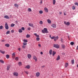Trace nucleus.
Masks as SVG:
<instances>
[{
  "instance_id": "39448f33",
  "label": "nucleus",
  "mask_w": 78,
  "mask_h": 78,
  "mask_svg": "<svg viewBox=\"0 0 78 78\" xmlns=\"http://www.w3.org/2000/svg\"><path fill=\"white\" fill-rule=\"evenodd\" d=\"M51 27L54 28H55L56 27V24H52L51 25Z\"/></svg>"
},
{
  "instance_id": "69168bd1",
  "label": "nucleus",
  "mask_w": 78,
  "mask_h": 78,
  "mask_svg": "<svg viewBox=\"0 0 78 78\" xmlns=\"http://www.w3.org/2000/svg\"><path fill=\"white\" fill-rule=\"evenodd\" d=\"M18 59H15V60H16V61H18Z\"/></svg>"
},
{
  "instance_id": "5701e85b",
  "label": "nucleus",
  "mask_w": 78,
  "mask_h": 78,
  "mask_svg": "<svg viewBox=\"0 0 78 78\" xmlns=\"http://www.w3.org/2000/svg\"><path fill=\"white\" fill-rule=\"evenodd\" d=\"M28 11L29 12H31V11H32L31 9V8H28Z\"/></svg>"
},
{
  "instance_id": "2f4dec72",
  "label": "nucleus",
  "mask_w": 78,
  "mask_h": 78,
  "mask_svg": "<svg viewBox=\"0 0 78 78\" xmlns=\"http://www.w3.org/2000/svg\"><path fill=\"white\" fill-rule=\"evenodd\" d=\"M36 40L37 41H39L40 40V38L39 37H37L36 38Z\"/></svg>"
},
{
  "instance_id": "f704fd0d",
  "label": "nucleus",
  "mask_w": 78,
  "mask_h": 78,
  "mask_svg": "<svg viewBox=\"0 0 78 78\" xmlns=\"http://www.w3.org/2000/svg\"><path fill=\"white\" fill-rule=\"evenodd\" d=\"M71 62L72 64H74V60H72L71 61Z\"/></svg>"
},
{
  "instance_id": "338daca9",
  "label": "nucleus",
  "mask_w": 78,
  "mask_h": 78,
  "mask_svg": "<svg viewBox=\"0 0 78 78\" xmlns=\"http://www.w3.org/2000/svg\"><path fill=\"white\" fill-rule=\"evenodd\" d=\"M64 15L66 16V14L65 13H64Z\"/></svg>"
},
{
  "instance_id": "ea45409f",
  "label": "nucleus",
  "mask_w": 78,
  "mask_h": 78,
  "mask_svg": "<svg viewBox=\"0 0 78 78\" xmlns=\"http://www.w3.org/2000/svg\"><path fill=\"white\" fill-rule=\"evenodd\" d=\"M40 23L41 24V25H42V24L43 23V22L42 21H40Z\"/></svg>"
},
{
  "instance_id": "c9c22d12",
  "label": "nucleus",
  "mask_w": 78,
  "mask_h": 78,
  "mask_svg": "<svg viewBox=\"0 0 78 78\" xmlns=\"http://www.w3.org/2000/svg\"><path fill=\"white\" fill-rule=\"evenodd\" d=\"M70 44L71 45H73L74 44V43L73 42H72L70 43Z\"/></svg>"
},
{
  "instance_id": "a211bd4d",
  "label": "nucleus",
  "mask_w": 78,
  "mask_h": 78,
  "mask_svg": "<svg viewBox=\"0 0 78 78\" xmlns=\"http://www.w3.org/2000/svg\"><path fill=\"white\" fill-rule=\"evenodd\" d=\"M14 6H15V7H16V8H18L19 7V5H17V4H15L14 5Z\"/></svg>"
},
{
  "instance_id": "0eeeda50",
  "label": "nucleus",
  "mask_w": 78,
  "mask_h": 78,
  "mask_svg": "<svg viewBox=\"0 0 78 78\" xmlns=\"http://www.w3.org/2000/svg\"><path fill=\"white\" fill-rule=\"evenodd\" d=\"M13 75L16 76H18V73L17 72H14L13 73Z\"/></svg>"
},
{
  "instance_id": "c03bdc74",
  "label": "nucleus",
  "mask_w": 78,
  "mask_h": 78,
  "mask_svg": "<svg viewBox=\"0 0 78 78\" xmlns=\"http://www.w3.org/2000/svg\"><path fill=\"white\" fill-rule=\"evenodd\" d=\"M75 5H77L78 6V3L77 2H76L75 3Z\"/></svg>"
},
{
  "instance_id": "a878e982",
  "label": "nucleus",
  "mask_w": 78,
  "mask_h": 78,
  "mask_svg": "<svg viewBox=\"0 0 78 78\" xmlns=\"http://www.w3.org/2000/svg\"><path fill=\"white\" fill-rule=\"evenodd\" d=\"M23 41L24 42H28V40H27L24 39Z\"/></svg>"
},
{
  "instance_id": "864d4df0",
  "label": "nucleus",
  "mask_w": 78,
  "mask_h": 78,
  "mask_svg": "<svg viewBox=\"0 0 78 78\" xmlns=\"http://www.w3.org/2000/svg\"><path fill=\"white\" fill-rule=\"evenodd\" d=\"M38 45V46L39 47H41V44H39Z\"/></svg>"
},
{
  "instance_id": "2eb2a0df",
  "label": "nucleus",
  "mask_w": 78,
  "mask_h": 78,
  "mask_svg": "<svg viewBox=\"0 0 78 78\" xmlns=\"http://www.w3.org/2000/svg\"><path fill=\"white\" fill-rule=\"evenodd\" d=\"M10 67L11 66H10V65H9L7 66V70H9V68H10Z\"/></svg>"
},
{
  "instance_id": "6e6d98bb",
  "label": "nucleus",
  "mask_w": 78,
  "mask_h": 78,
  "mask_svg": "<svg viewBox=\"0 0 78 78\" xmlns=\"http://www.w3.org/2000/svg\"><path fill=\"white\" fill-rule=\"evenodd\" d=\"M18 50H19V51H20V50H21V49L20 48H19Z\"/></svg>"
},
{
  "instance_id": "a19ab883",
  "label": "nucleus",
  "mask_w": 78,
  "mask_h": 78,
  "mask_svg": "<svg viewBox=\"0 0 78 78\" xmlns=\"http://www.w3.org/2000/svg\"><path fill=\"white\" fill-rule=\"evenodd\" d=\"M0 30H2L3 29V26H0Z\"/></svg>"
},
{
  "instance_id": "58836bf2",
  "label": "nucleus",
  "mask_w": 78,
  "mask_h": 78,
  "mask_svg": "<svg viewBox=\"0 0 78 78\" xmlns=\"http://www.w3.org/2000/svg\"><path fill=\"white\" fill-rule=\"evenodd\" d=\"M22 48H25L26 47V46H25V45H23V46H22Z\"/></svg>"
},
{
  "instance_id": "4be33fe9",
  "label": "nucleus",
  "mask_w": 78,
  "mask_h": 78,
  "mask_svg": "<svg viewBox=\"0 0 78 78\" xmlns=\"http://www.w3.org/2000/svg\"><path fill=\"white\" fill-rule=\"evenodd\" d=\"M22 62H18V65L19 66H22Z\"/></svg>"
},
{
  "instance_id": "c756f323",
  "label": "nucleus",
  "mask_w": 78,
  "mask_h": 78,
  "mask_svg": "<svg viewBox=\"0 0 78 78\" xmlns=\"http://www.w3.org/2000/svg\"><path fill=\"white\" fill-rule=\"evenodd\" d=\"M6 58H7V59H8L9 58V55H6Z\"/></svg>"
},
{
  "instance_id": "aec40b11",
  "label": "nucleus",
  "mask_w": 78,
  "mask_h": 78,
  "mask_svg": "<svg viewBox=\"0 0 78 78\" xmlns=\"http://www.w3.org/2000/svg\"><path fill=\"white\" fill-rule=\"evenodd\" d=\"M55 3H56V0H53V5H55Z\"/></svg>"
},
{
  "instance_id": "3c124183",
  "label": "nucleus",
  "mask_w": 78,
  "mask_h": 78,
  "mask_svg": "<svg viewBox=\"0 0 78 78\" xmlns=\"http://www.w3.org/2000/svg\"><path fill=\"white\" fill-rule=\"evenodd\" d=\"M55 37L53 36L52 37H51V39H55Z\"/></svg>"
},
{
  "instance_id": "dca6fc26",
  "label": "nucleus",
  "mask_w": 78,
  "mask_h": 78,
  "mask_svg": "<svg viewBox=\"0 0 78 78\" xmlns=\"http://www.w3.org/2000/svg\"><path fill=\"white\" fill-rule=\"evenodd\" d=\"M56 54V52L53 51H52V56H55V55Z\"/></svg>"
},
{
  "instance_id": "f03ea898",
  "label": "nucleus",
  "mask_w": 78,
  "mask_h": 78,
  "mask_svg": "<svg viewBox=\"0 0 78 78\" xmlns=\"http://www.w3.org/2000/svg\"><path fill=\"white\" fill-rule=\"evenodd\" d=\"M53 47L56 48H59V45L58 44H54Z\"/></svg>"
},
{
  "instance_id": "bf43d9fd",
  "label": "nucleus",
  "mask_w": 78,
  "mask_h": 78,
  "mask_svg": "<svg viewBox=\"0 0 78 78\" xmlns=\"http://www.w3.org/2000/svg\"><path fill=\"white\" fill-rule=\"evenodd\" d=\"M40 3L41 4H42V0H41V2H40Z\"/></svg>"
},
{
  "instance_id": "412c9836",
  "label": "nucleus",
  "mask_w": 78,
  "mask_h": 78,
  "mask_svg": "<svg viewBox=\"0 0 78 78\" xmlns=\"http://www.w3.org/2000/svg\"><path fill=\"white\" fill-rule=\"evenodd\" d=\"M5 46L7 47H9V44H6L5 45Z\"/></svg>"
},
{
  "instance_id": "8fccbe9b",
  "label": "nucleus",
  "mask_w": 78,
  "mask_h": 78,
  "mask_svg": "<svg viewBox=\"0 0 78 78\" xmlns=\"http://www.w3.org/2000/svg\"><path fill=\"white\" fill-rule=\"evenodd\" d=\"M33 59H36V57L35 56H34L33 57Z\"/></svg>"
},
{
  "instance_id": "b1692460",
  "label": "nucleus",
  "mask_w": 78,
  "mask_h": 78,
  "mask_svg": "<svg viewBox=\"0 0 78 78\" xmlns=\"http://www.w3.org/2000/svg\"><path fill=\"white\" fill-rule=\"evenodd\" d=\"M19 33H22V29H19Z\"/></svg>"
},
{
  "instance_id": "cd10ccee",
  "label": "nucleus",
  "mask_w": 78,
  "mask_h": 78,
  "mask_svg": "<svg viewBox=\"0 0 78 78\" xmlns=\"http://www.w3.org/2000/svg\"><path fill=\"white\" fill-rule=\"evenodd\" d=\"M0 51L1 53H2V54H4L5 53V51Z\"/></svg>"
},
{
  "instance_id": "052dcab7",
  "label": "nucleus",
  "mask_w": 78,
  "mask_h": 78,
  "mask_svg": "<svg viewBox=\"0 0 78 78\" xmlns=\"http://www.w3.org/2000/svg\"><path fill=\"white\" fill-rule=\"evenodd\" d=\"M35 59V61H37V59Z\"/></svg>"
},
{
  "instance_id": "f257e3e1",
  "label": "nucleus",
  "mask_w": 78,
  "mask_h": 78,
  "mask_svg": "<svg viewBox=\"0 0 78 78\" xmlns=\"http://www.w3.org/2000/svg\"><path fill=\"white\" fill-rule=\"evenodd\" d=\"M47 29L46 28H44V30H42L43 33H48V31H47Z\"/></svg>"
},
{
  "instance_id": "09e8293b",
  "label": "nucleus",
  "mask_w": 78,
  "mask_h": 78,
  "mask_svg": "<svg viewBox=\"0 0 78 78\" xmlns=\"http://www.w3.org/2000/svg\"><path fill=\"white\" fill-rule=\"evenodd\" d=\"M14 30H12L11 31V33H14Z\"/></svg>"
},
{
  "instance_id": "4c0bfd02",
  "label": "nucleus",
  "mask_w": 78,
  "mask_h": 78,
  "mask_svg": "<svg viewBox=\"0 0 78 78\" xmlns=\"http://www.w3.org/2000/svg\"><path fill=\"white\" fill-rule=\"evenodd\" d=\"M40 14H42L43 13V12L42 10H41L39 12Z\"/></svg>"
},
{
  "instance_id": "49530a36",
  "label": "nucleus",
  "mask_w": 78,
  "mask_h": 78,
  "mask_svg": "<svg viewBox=\"0 0 78 78\" xmlns=\"http://www.w3.org/2000/svg\"><path fill=\"white\" fill-rule=\"evenodd\" d=\"M21 29L22 30H23V31H24V30H25V28L23 27H22L21 28Z\"/></svg>"
},
{
  "instance_id": "20e7f679",
  "label": "nucleus",
  "mask_w": 78,
  "mask_h": 78,
  "mask_svg": "<svg viewBox=\"0 0 78 78\" xmlns=\"http://www.w3.org/2000/svg\"><path fill=\"white\" fill-rule=\"evenodd\" d=\"M64 23L65 25H67V26H69L70 25V23L69 22H66V21H64Z\"/></svg>"
},
{
  "instance_id": "72a5a7b5",
  "label": "nucleus",
  "mask_w": 78,
  "mask_h": 78,
  "mask_svg": "<svg viewBox=\"0 0 78 78\" xmlns=\"http://www.w3.org/2000/svg\"><path fill=\"white\" fill-rule=\"evenodd\" d=\"M9 33H10V31H9V30H8L7 31L6 34H9Z\"/></svg>"
},
{
  "instance_id": "4468645a",
  "label": "nucleus",
  "mask_w": 78,
  "mask_h": 78,
  "mask_svg": "<svg viewBox=\"0 0 78 78\" xmlns=\"http://www.w3.org/2000/svg\"><path fill=\"white\" fill-rule=\"evenodd\" d=\"M27 57L28 58H30L31 57V55L29 54L27 55Z\"/></svg>"
},
{
  "instance_id": "e433bc0d",
  "label": "nucleus",
  "mask_w": 78,
  "mask_h": 78,
  "mask_svg": "<svg viewBox=\"0 0 78 78\" xmlns=\"http://www.w3.org/2000/svg\"><path fill=\"white\" fill-rule=\"evenodd\" d=\"M23 45H27V43L24 42L23 43Z\"/></svg>"
},
{
  "instance_id": "de8ad7c7",
  "label": "nucleus",
  "mask_w": 78,
  "mask_h": 78,
  "mask_svg": "<svg viewBox=\"0 0 78 78\" xmlns=\"http://www.w3.org/2000/svg\"><path fill=\"white\" fill-rule=\"evenodd\" d=\"M25 72L26 73H27V74H28V73H29L28 72V71H25Z\"/></svg>"
},
{
  "instance_id": "c85d7f7f",
  "label": "nucleus",
  "mask_w": 78,
  "mask_h": 78,
  "mask_svg": "<svg viewBox=\"0 0 78 78\" xmlns=\"http://www.w3.org/2000/svg\"><path fill=\"white\" fill-rule=\"evenodd\" d=\"M29 25L30 26V27H33V25L32 24H31V23H29Z\"/></svg>"
},
{
  "instance_id": "e2e57ef3",
  "label": "nucleus",
  "mask_w": 78,
  "mask_h": 78,
  "mask_svg": "<svg viewBox=\"0 0 78 78\" xmlns=\"http://www.w3.org/2000/svg\"><path fill=\"white\" fill-rule=\"evenodd\" d=\"M59 14H62V12H59Z\"/></svg>"
},
{
  "instance_id": "7ed1b4c3",
  "label": "nucleus",
  "mask_w": 78,
  "mask_h": 78,
  "mask_svg": "<svg viewBox=\"0 0 78 78\" xmlns=\"http://www.w3.org/2000/svg\"><path fill=\"white\" fill-rule=\"evenodd\" d=\"M5 28L6 30H8L9 29V26L8 25V23H6L5 24Z\"/></svg>"
},
{
  "instance_id": "13d9d810",
  "label": "nucleus",
  "mask_w": 78,
  "mask_h": 78,
  "mask_svg": "<svg viewBox=\"0 0 78 78\" xmlns=\"http://www.w3.org/2000/svg\"><path fill=\"white\" fill-rule=\"evenodd\" d=\"M44 67H45V66L43 65V66H42L41 67H42V68H44Z\"/></svg>"
},
{
  "instance_id": "9d476101",
  "label": "nucleus",
  "mask_w": 78,
  "mask_h": 78,
  "mask_svg": "<svg viewBox=\"0 0 78 78\" xmlns=\"http://www.w3.org/2000/svg\"><path fill=\"white\" fill-rule=\"evenodd\" d=\"M58 37H55L54 38V41H55V42H56V40H58Z\"/></svg>"
},
{
  "instance_id": "473e14b6",
  "label": "nucleus",
  "mask_w": 78,
  "mask_h": 78,
  "mask_svg": "<svg viewBox=\"0 0 78 78\" xmlns=\"http://www.w3.org/2000/svg\"><path fill=\"white\" fill-rule=\"evenodd\" d=\"M62 48H65V45H64L62 44Z\"/></svg>"
},
{
  "instance_id": "4d7b16f0",
  "label": "nucleus",
  "mask_w": 78,
  "mask_h": 78,
  "mask_svg": "<svg viewBox=\"0 0 78 78\" xmlns=\"http://www.w3.org/2000/svg\"><path fill=\"white\" fill-rule=\"evenodd\" d=\"M34 34V35H35V36H36L37 35V34H36V33H35Z\"/></svg>"
},
{
  "instance_id": "6ab92c4d",
  "label": "nucleus",
  "mask_w": 78,
  "mask_h": 78,
  "mask_svg": "<svg viewBox=\"0 0 78 78\" xmlns=\"http://www.w3.org/2000/svg\"><path fill=\"white\" fill-rule=\"evenodd\" d=\"M68 66H69V64L68 63H65V67H67Z\"/></svg>"
},
{
  "instance_id": "774afa93",
  "label": "nucleus",
  "mask_w": 78,
  "mask_h": 78,
  "mask_svg": "<svg viewBox=\"0 0 78 78\" xmlns=\"http://www.w3.org/2000/svg\"><path fill=\"white\" fill-rule=\"evenodd\" d=\"M77 67H78V64H77Z\"/></svg>"
},
{
  "instance_id": "603ef678",
  "label": "nucleus",
  "mask_w": 78,
  "mask_h": 78,
  "mask_svg": "<svg viewBox=\"0 0 78 78\" xmlns=\"http://www.w3.org/2000/svg\"><path fill=\"white\" fill-rule=\"evenodd\" d=\"M28 30H31V28L30 27H29L27 28Z\"/></svg>"
},
{
  "instance_id": "5fc2aeb1",
  "label": "nucleus",
  "mask_w": 78,
  "mask_h": 78,
  "mask_svg": "<svg viewBox=\"0 0 78 78\" xmlns=\"http://www.w3.org/2000/svg\"><path fill=\"white\" fill-rule=\"evenodd\" d=\"M36 36V37H39V35H37Z\"/></svg>"
},
{
  "instance_id": "a18cd8bd",
  "label": "nucleus",
  "mask_w": 78,
  "mask_h": 78,
  "mask_svg": "<svg viewBox=\"0 0 78 78\" xmlns=\"http://www.w3.org/2000/svg\"><path fill=\"white\" fill-rule=\"evenodd\" d=\"M57 59H60V56L59 55L57 56Z\"/></svg>"
},
{
  "instance_id": "9b49d317",
  "label": "nucleus",
  "mask_w": 78,
  "mask_h": 78,
  "mask_svg": "<svg viewBox=\"0 0 78 78\" xmlns=\"http://www.w3.org/2000/svg\"><path fill=\"white\" fill-rule=\"evenodd\" d=\"M49 53L50 55H52V50L51 49L49 51Z\"/></svg>"
},
{
  "instance_id": "6e6552de",
  "label": "nucleus",
  "mask_w": 78,
  "mask_h": 78,
  "mask_svg": "<svg viewBox=\"0 0 78 78\" xmlns=\"http://www.w3.org/2000/svg\"><path fill=\"white\" fill-rule=\"evenodd\" d=\"M44 10L46 12H48V9L46 7L44 8Z\"/></svg>"
},
{
  "instance_id": "ddd939ff",
  "label": "nucleus",
  "mask_w": 78,
  "mask_h": 78,
  "mask_svg": "<svg viewBox=\"0 0 78 78\" xmlns=\"http://www.w3.org/2000/svg\"><path fill=\"white\" fill-rule=\"evenodd\" d=\"M12 57L13 58H15V53L14 52L12 54Z\"/></svg>"
},
{
  "instance_id": "bb28decb",
  "label": "nucleus",
  "mask_w": 78,
  "mask_h": 78,
  "mask_svg": "<svg viewBox=\"0 0 78 78\" xmlns=\"http://www.w3.org/2000/svg\"><path fill=\"white\" fill-rule=\"evenodd\" d=\"M30 37V35L29 34H27L26 36V37L27 38H29V37Z\"/></svg>"
},
{
  "instance_id": "423d86ee",
  "label": "nucleus",
  "mask_w": 78,
  "mask_h": 78,
  "mask_svg": "<svg viewBox=\"0 0 78 78\" xmlns=\"http://www.w3.org/2000/svg\"><path fill=\"white\" fill-rule=\"evenodd\" d=\"M40 73L39 72H37L36 73V76L37 77H39V76H40Z\"/></svg>"
},
{
  "instance_id": "680f3d73",
  "label": "nucleus",
  "mask_w": 78,
  "mask_h": 78,
  "mask_svg": "<svg viewBox=\"0 0 78 78\" xmlns=\"http://www.w3.org/2000/svg\"><path fill=\"white\" fill-rule=\"evenodd\" d=\"M40 53L41 55H42V54H43V52H41Z\"/></svg>"
},
{
  "instance_id": "1a4fd4ad",
  "label": "nucleus",
  "mask_w": 78,
  "mask_h": 78,
  "mask_svg": "<svg viewBox=\"0 0 78 78\" xmlns=\"http://www.w3.org/2000/svg\"><path fill=\"white\" fill-rule=\"evenodd\" d=\"M4 18H5V19H9V17L7 15H6V16H4Z\"/></svg>"
},
{
  "instance_id": "f8f14e48",
  "label": "nucleus",
  "mask_w": 78,
  "mask_h": 78,
  "mask_svg": "<svg viewBox=\"0 0 78 78\" xmlns=\"http://www.w3.org/2000/svg\"><path fill=\"white\" fill-rule=\"evenodd\" d=\"M30 66L29 65H27L26 67V68H27V69H30Z\"/></svg>"
},
{
  "instance_id": "0e129e2a",
  "label": "nucleus",
  "mask_w": 78,
  "mask_h": 78,
  "mask_svg": "<svg viewBox=\"0 0 78 78\" xmlns=\"http://www.w3.org/2000/svg\"><path fill=\"white\" fill-rule=\"evenodd\" d=\"M16 59H19V58L18 57H16Z\"/></svg>"
},
{
  "instance_id": "f3484780",
  "label": "nucleus",
  "mask_w": 78,
  "mask_h": 78,
  "mask_svg": "<svg viewBox=\"0 0 78 78\" xmlns=\"http://www.w3.org/2000/svg\"><path fill=\"white\" fill-rule=\"evenodd\" d=\"M47 21L48 23H51V20H50L49 19Z\"/></svg>"
},
{
  "instance_id": "37998d69",
  "label": "nucleus",
  "mask_w": 78,
  "mask_h": 78,
  "mask_svg": "<svg viewBox=\"0 0 78 78\" xmlns=\"http://www.w3.org/2000/svg\"><path fill=\"white\" fill-rule=\"evenodd\" d=\"M72 8L73 9H75V6H73L72 7Z\"/></svg>"
},
{
  "instance_id": "393cba45",
  "label": "nucleus",
  "mask_w": 78,
  "mask_h": 78,
  "mask_svg": "<svg viewBox=\"0 0 78 78\" xmlns=\"http://www.w3.org/2000/svg\"><path fill=\"white\" fill-rule=\"evenodd\" d=\"M0 62L2 64H3V63H4V61L2 60H0Z\"/></svg>"
},
{
  "instance_id": "7c9ffc66",
  "label": "nucleus",
  "mask_w": 78,
  "mask_h": 78,
  "mask_svg": "<svg viewBox=\"0 0 78 78\" xmlns=\"http://www.w3.org/2000/svg\"><path fill=\"white\" fill-rule=\"evenodd\" d=\"M14 25H15V24H14L13 23H12L11 24V27H14Z\"/></svg>"
},
{
  "instance_id": "79ce46f5",
  "label": "nucleus",
  "mask_w": 78,
  "mask_h": 78,
  "mask_svg": "<svg viewBox=\"0 0 78 78\" xmlns=\"http://www.w3.org/2000/svg\"><path fill=\"white\" fill-rule=\"evenodd\" d=\"M61 41L62 42H64V41H63V39L62 38H61Z\"/></svg>"
}]
</instances>
